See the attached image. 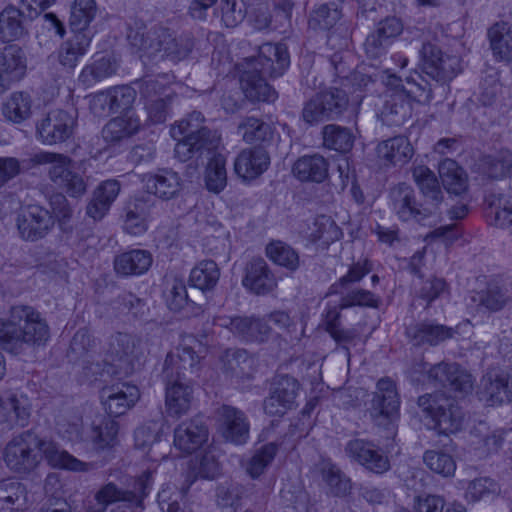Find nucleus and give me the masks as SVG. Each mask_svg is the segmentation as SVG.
Listing matches in <instances>:
<instances>
[{
  "instance_id": "obj_59",
  "label": "nucleus",
  "mask_w": 512,
  "mask_h": 512,
  "mask_svg": "<svg viewBox=\"0 0 512 512\" xmlns=\"http://www.w3.org/2000/svg\"><path fill=\"white\" fill-rule=\"evenodd\" d=\"M341 18V11L334 1L318 5L309 17V27L314 30H328Z\"/></svg>"
},
{
  "instance_id": "obj_38",
  "label": "nucleus",
  "mask_w": 512,
  "mask_h": 512,
  "mask_svg": "<svg viewBox=\"0 0 512 512\" xmlns=\"http://www.w3.org/2000/svg\"><path fill=\"white\" fill-rule=\"evenodd\" d=\"M140 341L134 336L118 332L111 336L106 351L107 357L112 362H119L132 368L134 359L138 358Z\"/></svg>"
},
{
  "instance_id": "obj_4",
  "label": "nucleus",
  "mask_w": 512,
  "mask_h": 512,
  "mask_svg": "<svg viewBox=\"0 0 512 512\" xmlns=\"http://www.w3.org/2000/svg\"><path fill=\"white\" fill-rule=\"evenodd\" d=\"M36 165H48L49 180L69 197L80 198L87 192L88 177L75 167L74 161L60 153L42 151L31 158Z\"/></svg>"
},
{
  "instance_id": "obj_25",
  "label": "nucleus",
  "mask_w": 512,
  "mask_h": 512,
  "mask_svg": "<svg viewBox=\"0 0 512 512\" xmlns=\"http://www.w3.org/2000/svg\"><path fill=\"white\" fill-rule=\"evenodd\" d=\"M208 440V428L200 418L180 423L174 430V446L186 454L198 450Z\"/></svg>"
},
{
  "instance_id": "obj_40",
  "label": "nucleus",
  "mask_w": 512,
  "mask_h": 512,
  "mask_svg": "<svg viewBox=\"0 0 512 512\" xmlns=\"http://www.w3.org/2000/svg\"><path fill=\"white\" fill-rule=\"evenodd\" d=\"M490 49L497 61L512 62V25L498 21L487 30Z\"/></svg>"
},
{
  "instance_id": "obj_43",
  "label": "nucleus",
  "mask_w": 512,
  "mask_h": 512,
  "mask_svg": "<svg viewBox=\"0 0 512 512\" xmlns=\"http://www.w3.org/2000/svg\"><path fill=\"white\" fill-rule=\"evenodd\" d=\"M379 160L385 164L402 165L413 156V147L404 136H396L382 141L376 148Z\"/></svg>"
},
{
  "instance_id": "obj_22",
  "label": "nucleus",
  "mask_w": 512,
  "mask_h": 512,
  "mask_svg": "<svg viewBox=\"0 0 512 512\" xmlns=\"http://www.w3.org/2000/svg\"><path fill=\"white\" fill-rule=\"evenodd\" d=\"M412 101L403 90H389L384 94L379 117L387 126H401L412 115Z\"/></svg>"
},
{
  "instance_id": "obj_50",
  "label": "nucleus",
  "mask_w": 512,
  "mask_h": 512,
  "mask_svg": "<svg viewBox=\"0 0 512 512\" xmlns=\"http://www.w3.org/2000/svg\"><path fill=\"white\" fill-rule=\"evenodd\" d=\"M439 175L448 193L461 195L467 190V176L456 161L447 158L440 162Z\"/></svg>"
},
{
  "instance_id": "obj_14",
  "label": "nucleus",
  "mask_w": 512,
  "mask_h": 512,
  "mask_svg": "<svg viewBox=\"0 0 512 512\" xmlns=\"http://www.w3.org/2000/svg\"><path fill=\"white\" fill-rule=\"evenodd\" d=\"M346 455L365 469L382 474L389 470L390 462L383 450L372 441L355 438L347 442Z\"/></svg>"
},
{
  "instance_id": "obj_13",
  "label": "nucleus",
  "mask_w": 512,
  "mask_h": 512,
  "mask_svg": "<svg viewBox=\"0 0 512 512\" xmlns=\"http://www.w3.org/2000/svg\"><path fill=\"white\" fill-rule=\"evenodd\" d=\"M17 229L25 241H38L44 238L54 227L51 213L38 205H29L17 216Z\"/></svg>"
},
{
  "instance_id": "obj_10",
  "label": "nucleus",
  "mask_w": 512,
  "mask_h": 512,
  "mask_svg": "<svg viewBox=\"0 0 512 512\" xmlns=\"http://www.w3.org/2000/svg\"><path fill=\"white\" fill-rule=\"evenodd\" d=\"M420 57L423 71L436 82H449L460 72L459 57L444 53L433 43H423Z\"/></svg>"
},
{
  "instance_id": "obj_45",
  "label": "nucleus",
  "mask_w": 512,
  "mask_h": 512,
  "mask_svg": "<svg viewBox=\"0 0 512 512\" xmlns=\"http://www.w3.org/2000/svg\"><path fill=\"white\" fill-rule=\"evenodd\" d=\"M486 202V215L496 227L512 234V197L505 195H490Z\"/></svg>"
},
{
  "instance_id": "obj_58",
  "label": "nucleus",
  "mask_w": 512,
  "mask_h": 512,
  "mask_svg": "<svg viewBox=\"0 0 512 512\" xmlns=\"http://www.w3.org/2000/svg\"><path fill=\"white\" fill-rule=\"evenodd\" d=\"M509 299L510 294L508 290L496 284H489L485 290L477 292L472 297L473 302L477 303L479 307L491 312L501 310Z\"/></svg>"
},
{
  "instance_id": "obj_36",
  "label": "nucleus",
  "mask_w": 512,
  "mask_h": 512,
  "mask_svg": "<svg viewBox=\"0 0 512 512\" xmlns=\"http://www.w3.org/2000/svg\"><path fill=\"white\" fill-rule=\"evenodd\" d=\"M152 262L153 258L149 251L133 249L115 256L114 270L120 276H138L146 273Z\"/></svg>"
},
{
  "instance_id": "obj_49",
  "label": "nucleus",
  "mask_w": 512,
  "mask_h": 512,
  "mask_svg": "<svg viewBox=\"0 0 512 512\" xmlns=\"http://www.w3.org/2000/svg\"><path fill=\"white\" fill-rule=\"evenodd\" d=\"M98 13L95 0H74L71 6L69 26L72 32H92L90 24Z\"/></svg>"
},
{
  "instance_id": "obj_16",
  "label": "nucleus",
  "mask_w": 512,
  "mask_h": 512,
  "mask_svg": "<svg viewBox=\"0 0 512 512\" xmlns=\"http://www.w3.org/2000/svg\"><path fill=\"white\" fill-rule=\"evenodd\" d=\"M429 382L435 387L447 388L460 394H467L472 390V376L456 363H439L428 372Z\"/></svg>"
},
{
  "instance_id": "obj_21",
  "label": "nucleus",
  "mask_w": 512,
  "mask_h": 512,
  "mask_svg": "<svg viewBox=\"0 0 512 512\" xmlns=\"http://www.w3.org/2000/svg\"><path fill=\"white\" fill-rule=\"evenodd\" d=\"M241 66L243 70L240 75V87L245 97L251 102H274L278 94L275 89L270 86L265 76L259 69L248 67L245 63Z\"/></svg>"
},
{
  "instance_id": "obj_53",
  "label": "nucleus",
  "mask_w": 512,
  "mask_h": 512,
  "mask_svg": "<svg viewBox=\"0 0 512 512\" xmlns=\"http://www.w3.org/2000/svg\"><path fill=\"white\" fill-rule=\"evenodd\" d=\"M169 84L170 77L167 74L143 78L139 82L140 99L145 103L173 96Z\"/></svg>"
},
{
  "instance_id": "obj_23",
  "label": "nucleus",
  "mask_w": 512,
  "mask_h": 512,
  "mask_svg": "<svg viewBox=\"0 0 512 512\" xmlns=\"http://www.w3.org/2000/svg\"><path fill=\"white\" fill-rule=\"evenodd\" d=\"M166 382L165 404L167 412L172 417H181L190 409L193 399V387L190 380L164 377Z\"/></svg>"
},
{
  "instance_id": "obj_47",
  "label": "nucleus",
  "mask_w": 512,
  "mask_h": 512,
  "mask_svg": "<svg viewBox=\"0 0 512 512\" xmlns=\"http://www.w3.org/2000/svg\"><path fill=\"white\" fill-rule=\"evenodd\" d=\"M116 70L117 64L111 55L97 54L93 61L82 69L79 80L83 84L90 86L115 74Z\"/></svg>"
},
{
  "instance_id": "obj_2",
  "label": "nucleus",
  "mask_w": 512,
  "mask_h": 512,
  "mask_svg": "<svg viewBox=\"0 0 512 512\" xmlns=\"http://www.w3.org/2000/svg\"><path fill=\"white\" fill-rule=\"evenodd\" d=\"M49 338L47 321L32 306H12L9 318L0 319V345L12 354H20L30 346L44 345Z\"/></svg>"
},
{
  "instance_id": "obj_19",
  "label": "nucleus",
  "mask_w": 512,
  "mask_h": 512,
  "mask_svg": "<svg viewBox=\"0 0 512 512\" xmlns=\"http://www.w3.org/2000/svg\"><path fill=\"white\" fill-rule=\"evenodd\" d=\"M136 99V90L128 85L114 87L95 95L91 100L94 113H117L130 109Z\"/></svg>"
},
{
  "instance_id": "obj_52",
  "label": "nucleus",
  "mask_w": 512,
  "mask_h": 512,
  "mask_svg": "<svg viewBox=\"0 0 512 512\" xmlns=\"http://www.w3.org/2000/svg\"><path fill=\"white\" fill-rule=\"evenodd\" d=\"M140 121L131 116H120L111 119L103 128V138L107 142L116 143L136 134Z\"/></svg>"
},
{
  "instance_id": "obj_39",
  "label": "nucleus",
  "mask_w": 512,
  "mask_h": 512,
  "mask_svg": "<svg viewBox=\"0 0 512 512\" xmlns=\"http://www.w3.org/2000/svg\"><path fill=\"white\" fill-rule=\"evenodd\" d=\"M482 398L487 405L495 406L512 401V375H488L482 380Z\"/></svg>"
},
{
  "instance_id": "obj_56",
  "label": "nucleus",
  "mask_w": 512,
  "mask_h": 512,
  "mask_svg": "<svg viewBox=\"0 0 512 512\" xmlns=\"http://www.w3.org/2000/svg\"><path fill=\"white\" fill-rule=\"evenodd\" d=\"M372 269V262L367 258L351 264L347 273L329 287L327 295L343 294L349 285L359 283Z\"/></svg>"
},
{
  "instance_id": "obj_32",
  "label": "nucleus",
  "mask_w": 512,
  "mask_h": 512,
  "mask_svg": "<svg viewBox=\"0 0 512 512\" xmlns=\"http://www.w3.org/2000/svg\"><path fill=\"white\" fill-rule=\"evenodd\" d=\"M222 432L226 440L235 444H244L249 438V423L241 410L224 405L220 409Z\"/></svg>"
},
{
  "instance_id": "obj_57",
  "label": "nucleus",
  "mask_w": 512,
  "mask_h": 512,
  "mask_svg": "<svg viewBox=\"0 0 512 512\" xmlns=\"http://www.w3.org/2000/svg\"><path fill=\"white\" fill-rule=\"evenodd\" d=\"M31 106L32 101L29 94L15 92L4 103L2 113L5 119L13 123H21L31 116Z\"/></svg>"
},
{
  "instance_id": "obj_42",
  "label": "nucleus",
  "mask_w": 512,
  "mask_h": 512,
  "mask_svg": "<svg viewBox=\"0 0 512 512\" xmlns=\"http://www.w3.org/2000/svg\"><path fill=\"white\" fill-rule=\"evenodd\" d=\"M328 161L319 154L304 155L294 163L292 172L302 182L321 183L328 177Z\"/></svg>"
},
{
  "instance_id": "obj_48",
  "label": "nucleus",
  "mask_w": 512,
  "mask_h": 512,
  "mask_svg": "<svg viewBox=\"0 0 512 512\" xmlns=\"http://www.w3.org/2000/svg\"><path fill=\"white\" fill-rule=\"evenodd\" d=\"M223 362L225 370L240 379H250L255 370V359L244 349L226 350Z\"/></svg>"
},
{
  "instance_id": "obj_60",
  "label": "nucleus",
  "mask_w": 512,
  "mask_h": 512,
  "mask_svg": "<svg viewBox=\"0 0 512 512\" xmlns=\"http://www.w3.org/2000/svg\"><path fill=\"white\" fill-rule=\"evenodd\" d=\"M219 473L220 465L215 456L211 453L204 454L198 463L197 473L193 471L186 473L184 483L180 488L181 493L185 495L188 492L192 484L195 482L197 476L204 479H213Z\"/></svg>"
},
{
  "instance_id": "obj_28",
  "label": "nucleus",
  "mask_w": 512,
  "mask_h": 512,
  "mask_svg": "<svg viewBox=\"0 0 512 512\" xmlns=\"http://www.w3.org/2000/svg\"><path fill=\"white\" fill-rule=\"evenodd\" d=\"M406 335L415 346H436L454 335V330L433 321L411 324L406 328Z\"/></svg>"
},
{
  "instance_id": "obj_46",
  "label": "nucleus",
  "mask_w": 512,
  "mask_h": 512,
  "mask_svg": "<svg viewBox=\"0 0 512 512\" xmlns=\"http://www.w3.org/2000/svg\"><path fill=\"white\" fill-rule=\"evenodd\" d=\"M27 503V490L19 481L6 479L0 481V512L24 509Z\"/></svg>"
},
{
  "instance_id": "obj_11",
  "label": "nucleus",
  "mask_w": 512,
  "mask_h": 512,
  "mask_svg": "<svg viewBox=\"0 0 512 512\" xmlns=\"http://www.w3.org/2000/svg\"><path fill=\"white\" fill-rule=\"evenodd\" d=\"M402 31L403 24L399 18L387 17L380 21L363 43L366 57L374 61L381 60Z\"/></svg>"
},
{
  "instance_id": "obj_7",
  "label": "nucleus",
  "mask_w": 512,
  "mask_h": 512,
  "mask_svg": "<svg viewBox=\"0 0 512 512\" xmlns=\"http://www.w3.org/2000/svg\"><path fill=\"white\" fill-rule=\"evenodd\" d=\"M400 398L395 382L384 377L378 380L371 401L370 414L377 425H387L389 433L395 434V421L399 417Z\"/></svg>"
},
{
  "instance_id": "obj_26",
  "label": "nucleus",
  "mask_w": 512,
  "mask_h": 512,
  "mask_svg": "<svg viewBox=\"0 0 512 512\" xmlns=\"http://www.w3.org/2000/svg\"><path fill=\"white\" fill-rule=\"evenodd\" d=\"M139 397L137 386L128 383L107 387L102 394L103 405L110 418L124 415L135 405Z\"/></svg>"
},
{
  "instance_id": "obj_1",
  "label": "nucleus",
  "mask_w": 512,
  "mask_h": 512,
  "mask_svg": "<svg viewBox=\"0 0 512 512\" xmlns=\"http://www.w3.org/2000/svg\"><path fill=\"white\" fill-rule=\"evenodd\" d=\"M45 458L49 465L74 472H88L93 463L83 462L52 442L41 439L31 431H25L8 442L4 450L7 467L17 473L33 471Z\"/></svg>"
},
{
  "instance_id": "obj_20",
  "label": "nucleus",
  "mask_w": 512,
  "mask_h": 512,
  "mask_svg": "<svg viewBox=\"0 0 512 512\" xmlns=\"http://www.w3.org/2000/svg\"><path fill=\"white\" fill-rule=\"evenodd\" d=\"M200 356L188 345H181L176 353L166 356L163 368V377L176 378L179 375L183 380H189L187 373L197 376L200 370Z\"/></svg>"
},
{
  "instance_id": "obj_30",
  "label": "nucleus",
  "mask_w": 512,
  "mask_h": 512,
  "mask_svg": "<svg viewBox=\"0 0 512 512\" xmlns=\"http://www.w3.org/2000/svg\"><path fill=\"white\" fill-rule=\"evenodd\" d=\"M144 188L149 194L169 200L178 195L182 189V180L179 174L171 169H159L154 174L143 177Z\"/></svg>"
},
{
  "instance_id": "obj_27",
  "label": "nucleus",
  "mask_w": 512,
  "mask_h": 512,
  "mask_svg": "<svg viewBox=\"0 0 512 512\" xmlns=\"http://www.w3.org/2000/svg\"><path fill=\"white\" fill-rule=\"evenodd\" d=\"M270 165V156L263 147L246 148L234 161L235 173L244 180H252L263 174Z\"/></svg>"
},
{
  "instance_id": "obj_61",
  "label": "nucleus",
  "mask_w": 512,
  "mask_h": 512,
  "mask_svg": "<svg viewBox=\"0 0 512 512\" xmlns=\"http://www.w3.org/2000/svg\"><path fill=\"white\" fill-rule=\"evenodd\" d=\"M226 160L221 154H214L206 168L205 182L209 191L221 192L227 184Z\"/></svg>"
},
{
  "instance_id": "obj_63",
  "label": "nucleus",
  "mask_w": 512,
  "mask_h": 512,
  "mask_svg": "<svg viewBox=\"0 0 512 512\" xmlns=\"http://www.w3.org/2000/svg\"><path fill=\"white\" fill-rule=\"evenodd\" d=\"M238 129L247 143L265 141L272 135L271 125L255 117L244 118Z\"/></svg>"
},
{
  "instance_id": "obj_31",
  "label": "nucleus",
  "mask_w": 512,
  "mask_h": 512,
  "mask_svg": "<svg viewBox=\"0 0 512 512\" xmlns=\"http://www.w3.org/2000/svg\"><path fill=\"white\" fill-rule=\"evenodd\" d=\"M26 55L16 45H6L0 50V93L7 89L10 79H19L26 72Z\"/></svg>"
},
{
  "instance_id": "obj_3",
  "label": "nucleus",
  "mask_w": 512,
  "mask_h": 512,
  "mask_svg": "<svg viewBox=\"0 0 512 512\" xmlns=\"http://www.w3.org/2000/svg\"><path fill=\"white\" fill-rule=\"evenodd\" d=\"M155 473V468L144 470L136 477L133 489H120L112 482L104 485L95 494L96 504L89 506L86 512H106L107 507L116 502H122L123 505L112 512H138L152 489Z\"/></svg>"
},
{
  "instance_id": "obj_34",
  "label": "nucleus",
  "mask_w": 512,
  "mask_h": 512,
  "mask_svg": "<svg viewBox=\"0 0 512 512\" xmlns=\"http://www.w3.org/2000/svg\"><path fill=\"white\" fill-rule=\"evenodd\" d=\"M152 207L149 198H137L124 208L123 230L134 236L144 234L148 229V218Z\"/></svg>"
},
{
  "instance_id": "obj_24",
  "label": "nucleus",
  "mask_w": 512,
  "mask_h": 512,
  "mask_svg": "<svg viewBox=\"0 0 512 512\" xmlns=\"http://www.w3.org/2000/svg\"><path fill=\"white\" fill-rule=\"evenodd\" d=\"M412 177L424 198V203L436 217L444 200V194L436 174L427 166L418 165L412 169Z\"/></svg>"
},
{
  "instance_id": "obj_12",
  "label": "nucleus",
  "mask_w": 512,
  "mask_h": 512,
  "mask_svg": "<svg viewBox=\"0 0 512 512\" xmlns=\"http://www.w3.org/2000/svg\"><path fill=\"white\" fill-rule=\"evenodd\" d=\"M248 67L259 69L263 75L277 78L284 74L290 65V55L285 44L265 43L259 47L256 57L246 58Z\"/></svg>"
},
{
  "instance_id": "obj_5",
  "label": "nucleus",
  "mask_w": 512,
  "mask_h": 512,
  "mask_svg": "<svg viewBox=\"0 0 512 512\" xmlns=\"http://www.w3.org/2000/svg\"><path fill=\"white\" fill-rule=\"evenodd\" d=\"M418 405L432 419L438 433L448 435L461 430L464 414L454 398L439 392L425 394L418 398Z\"/></svg>"
},
{
  "instance_id": "obj_6",
  "label": "nucleus",
  "mask_w": 512,
  "mask_h": 512,
  "mask_svg": "<svg viewBox=\"0 0 512 512\" xmlns=\"http://www.w3.org/2000/svg\"><path fill=\"white\" fill-rule=\"evenodd\" d=\"M348 104V95L342 89L321 91L305 103L302 118L309 125L334 120L346 111Z\"/></svg>"
},
{
  "instance_id": "obj_55",
  "label": "nucleus",
  "mask_w": 512,
  "mask_h": 512,
  "mask_svg": "<svg viewBox=\"0 0 512 512\" xmlns=\"http://www.w3.org/2000/svg\"><path fill=\"white\" fill-rule=\"evenodd\" d=\"M267 257L276 265L289 271H296L300 266L298 252L289 244L276 240L266 246Z\"/></svg>"
},
{
  "instance_id": "obj_44",
  "label": "nucleus",
  "mask_w": 512,
  "mask_h": 512,
  "mask_svg": "<svg viewBox=\"0 0 512 512\" xmlns=\"http://www.w3.org/2000/svg\"><path fill=\"white\" fill-rule=\"evenodd\" d=\"M119 425L110 417H101L91 427L90 440L96 452L110 451L118 445Z\"/></svg>"
},
{
  "instance_id": "obj_41",
  "label": "nucleus",
  "mask_w": 512,
  "mask_h": 512,
  "mask_svg": "<svg viewBox=\"0 0 512 512\" xmlns=\"http://www.w3.org/2000/svg\"><path fill=\"white\" fill-rule=\"evenodd\" d=\"M27 23L22 10L8 5L0 12V40L8 43L22 38L28 33Z\"/></svg>"
},
{
  "instance_id": "obj_37",
  "label": "nucleus",
  "mask_w": 512,
  "mask_h": 512,
  "mask_svg": "<svg viewBox=\"0 0 512 512\" xmlns=\"http://www.w3.org/2000/svg\"><path fill=\"white\" fill-rule=\"evenodd\" d=\"M159 26H153L149 30L145 22L138 18H130L127 22L126 39L129 45L137 52L143 53L149 58H152L154 53V44L157 40L156 32Z\"/></svg>"
},
{
  "instance_id": "obj_15",
  "label": "nucleus",
  "mask_w": 512,
  "mask_h": 512,
  "mask_svg": "<svg viewBox=\"0 0 512 512\" xmlns=\"http://www.w3.org/2000/svg\"><path fill=\"white\" fill-rule=\"evenodd\" d=\"M157 40L152 58L160 57L172 62H180L188 58L194 48V39L188 34L177 36L166 27H158Z\"/></svg>"
},
{
  "instance_id": "obj_64",
  "label": "nucleus",
  "mask_w": 512,
  "mask_h": 512,
  "mask_svg": "<svg viewBox=\"0 0 512 512\" xmlns=\"http://www.w3.org/2000/svg\"><path fill=\"white\" fill-rule=\"evenodd\" d=\"M427 467L443 477L453 476L456 470V462L453 457L445 452L428 450L423 456Z\"/></svg>"
},
{
  "instance_id": "obj_62",
  "label": "nucleus",
  "mask_w": 512,
  "mask_h": 512,
  "mask_svg": "<svg viewBox=\"0 0 512 512\" xmlns=\"http://www.w3.org/2000/svg\"><path fill=\"white\" fill-rule=\"evenodd\" d=\"M484 169L492 179H502L512 172V152L506 149L485 157Z\"/></svg>"
},
{
  "instance_id": "obj_8",
  "label": "nucleus",
  "mask_w": 512,
  "mask_h": 512,
  "mask_svg": "<svg viewBox=\"0 0 512 512\" xmlns=\"http://www.w3.org/2000/svg\"><path fill=\"white\" fill-rule=\"evenodd\" d=\"M390 199L393 212L403 222L427 225L435 217L424 202L417 201L414 189L406 183L393 187L390 190Z\"/></svg>"
},
{
  "instance_id": "obj_18",
  "label": "nucleus",
  "mask_w": 512,
  "mask_h": 512,
  "mask_svg": "<svg viewBox=\"0 0 512 512\" xmlns=\"http://www.w3.org/2000/svg\"><path fill=\"white\" fill-rule=\"evenodd\" d=\"M220 140L221 137L217 131L209 128L202 129L198 134L179 140L175 146V155L180 161H187L194 156L210 155L216 151Z\"/></svg>"
},
{
  "instance_id": "obj_51",
  "label": "nucleus",
  "mask_w": 512,
  "mask_h": 512,
  "mask_svg": "<svg viewBox=\"0 0 512 512\" xmlns=\"http://www.w3.org/2000/svg\"><path fill=\"white\" fill-rule=\"evenodd\" d=\"M220 278V269L213 260H202L194 268L189 275V283L191 286L203 291H212Z\"/></svg>"
},
{
  "instance_id": "obj_54",
  "label": "nucleus",
  "mask_w": 512,
  "mask_h": 512,
  "mask_svg": "<svg viewBox=\"0 0 512 512\" xmlns=\"http://www.w3.org/2000/svg\"><path fill=\"white\" fill-rule=\"evenodd\" d=\"M323 145L337 152H349L354 145V135L347 127L328 124L322 129Z\"/></svg>"
},
{
  "instance_id": "obj_33",
  "label": "nucleus",
  "mask_w": 512,
  "mask_h": 512,
  "mask_svg": "<svg viewBox=\"0 0 512 512\" xmlns=\"http://www.w3.org/2000/svg\"><path fill=\"white\" fill-rule=\"evenodd\" d=\"M92 37L93 32H73V35L64 41L57 51L59 63L64 68L73 70L87 53Z\"/></svg>"
},
{
  "instance_id": "obj_35",
  "label": "nucleus",
  "mask_w": 512,
  "mask_h": 512,
  "mask_svg": "<svg viewBox=\"0 0 512 512\" xmlns=\"http://www.w3.org/2000/svg\"><path fill=\"white\" fill-rule=\"evenodd\" d=\"M31 415V404L26 395L10 393L5 400L0 397V423L24 427Z\"/></svg>"
},
{
  "instance_id": "obj_9",
  "label": "nucleus",
  "mask_w": 512,
  "mask_h": 512,
  "mask_svg": "<svg viewBox=\"0 0 512 512\" xmlns=\"http://www.w3.org/2000/svg\"><path fill=\"white\" fill-rule=\"evenodd\" d=\"M213 324L228 329L235 337L246 343H264L270 338L272 329L266 318L256 316H226L213 318Z\"/></svg>"
},
{
  "instance_id": "obj_29",
  "label": "nucleus",
  "mask_w": 512,
  "mask_h": 512,
  "mask_svg": "<svg viewBox=\"0 0 512 512\" xmlns=\"http://www.w3.org/2000/svg\"><path fill=\"white\" fill-rule=\"evenodd\" d=\"M245 288L257 295L270 293L276 286V279L269 269L267 262L261 258H253L245 267L242 280Z\"/></svg>"
},
{
  "instance_id": "obj_17",
  "label": "nucleus",
  "mask_w": 512,
  "mask_h": 512,
  "mask_svg": "<svg viewBox=\"0 0 512 512\" xmlns=\"http://www.w3.org/2000/svg\"><path fill=\"white\" fill-rule=\"evenodd\" d=\"M74 119L64 110L50 111L47 116L37 124V135L46 145L64 142L72 135Z\"/></svg>"
}]
</instances>
